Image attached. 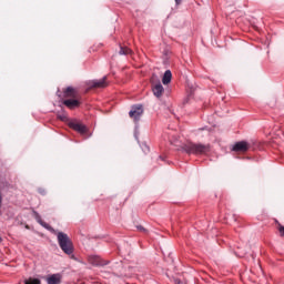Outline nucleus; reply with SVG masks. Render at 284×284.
<instances>
[{"label":"nucleus","instance_id":"obj_1","mask_svg":"<svg viewBox=\"0 0 284 284\" xmlns=\"http://www.w3.org/2000/svg\"><path fill=\"white\" fill-rule=\"evenodd\" d=\"M34 214V219L37 221V223H39L42 227H44L45 230H48L49 232H51V234H55L58 237V243L60 248L62 250V252H64V254H72V252H74V248L72 246V240H70V236H68V234L63 233V232H57V230H54L52 226H50V224L43 222V220H41V215L38 212H33Z\"/></svg>","mask_w":284,"mask_h":284},{"label":"nucleus","instance_id":"obj_2","mask_svg":"<svg viewBox=\"0 0 284 284\" xmlns=\"http://www.w3.org/2000/svg\"><path fill=\"white\" fill-rule=\"evenodd\" d=\"M182 150L186 154H194L195 156H199L201 154H207V152H210V145L194 143V142H186L185 144H183Z\"/></svg>","mask_w":284,"mask_h":284},{"label":"nucleus","instance_id":"obj_3","mask_svg":"<svg viewBox=\"0 0 284 284\" xmlns=\"http://www.w3.org/2000/svg\"><path fill=\"white\" fill-rule=\"evenodd\" d=\"M129 115L131 119H134L135 123H139L141 116L143 115V105H133L131 111L129 112Z\"/></svg>","mask_w":284,"mask_h":284},{"label":"nucleus","instance_id":"obj_4","mask_svg":"<svg viewBox=\"0 0 284 284\" xmlns=\"http://www.w3.org/2000/svg\"><path fill=\"white\" fill-rule=\"evenodd\" d=\"M69 128L75 130V132H79L80 134H85V132H88V128L77 121L70 122Z\"/></svg>","mask_w":284,"mask_h":284},{"label":"nucleus","instance_id":"obj_5","mask_svg":"<svg viewBox=\"0 0 284 284\" xmlns=\"http://www.w3.org/2000/svg\"><path fill=\"white\" fill-rule=\"evenodd\" d=\"M232 150L233 152H247L250 150V143L240 141L233 145Z\"/></svg>","mask_w":284,"mask_h":284},{"label":"nucleus","instance_id":"obj_6","mask_svg":"<svg viewBox=\"0 0 284 284\" xmlns=\"http://www.w3.org/2000/svg\"><path fill=\"white\" fill-rule=\"evenodd\" d=\"M45 281L47 284H61V281H63V275L60 273L51 274L47 276Z\"/></svg>","mask_w":284,"mask_h":284},{"label":"nucleus","instance_id":"obj_7","mask_svg":"<svg viewBox=\"0 0 284 284\" xmlns=\"http://www.w3.org/2000/svg\"><path fill=\"white\" fill-rule=\"evenodd\" d=\"M152 92L154 97L161 99V97H163V92H165V89L163 88V84H161V82H158L152 85Z\"/></svg>","mask_w":284,"mask_h":284},{"label":"nucleus","instance_id":"obj_8","mask_svg":"<svg viewBox=\"0 0 284 284\" xmlns=\"http://www.w3.org/2000/svg\"><path fill=\"white\" fill-rule=\"evenodd\" d=\"M108 78L104 77L100 80H93L90 84L91 88H108V82L105 81Z\"/></svg>","mask_w":284,"mask_h":284},{"label":"nucleus","instance_id":"obj_9","mask_svg":"<svg viewBox=\"0 0 284 284\" xmlns=\"http://www.w3.org/2000/svg\"><path fill=\"white\" fill-rule=\"evenodd\" d=\"M63 103L70 110H74V108H79V105H80L79 100H72V99L64 100Z\"/></svg>","mask_w":284,"mask_h":284},{"label":"nucleus","instance_id":"obj_10","mask_svg":"<svg viewBox=\"0 0 284 284\" xmlns=\"http://www.w3.org/2000/svg\"><path fill=\"white\" fill-rule=\"evenodd\" d=\"M171 81H172V71L166 70L162 78V83L163 85H168Z\"/></svg>","mask_w":284,"mask_h":284},{"label":"nucleus","instance_id":"obj_11","mask_svg":"<svg viewBox=\"0 0 284 284\" xmlns=\"http://www.w3.org/2000/svg\"><path fill=\"white\" fill-rule=\"evenodd\" d=\"M64 97H71V98H74L77 97V91H74V88L72 87H68L64 91Z\"/></svg>","mask_w":284,"mask_h":284},{"label":"nucleus","instance_id":"obj_12","mask_svg":"<svg viewBox=\"0 0 284 284\" xmlns=\"http://www.w3.org/2000/svg\"><path fill=\"white\" fill-rule=\"evenodd\" d=\"M24 284H41V280L30 277V278L24 281Z\"/></svg>","mask_w":284,"mask_h":284},{"label":"nucleus","instance_id":"obj_13","mask_svg":"<svg viewBox=\"0 0 284 284\" xmlns=\"http://www.w3.org/2000/svg\"><path fill=\"white\" fill-rule=\"evenodd\" d=\"M119 53H120V54H132V50H130L129 48H123V47H121Z\"/></svg>","mask_w":284,"mask_h":284},{"label":"nucleus","instance_id":"obj_14","mask_svg":"<svg viewBox=\"0 0 284 284\" xmlns=\"http://www.w3.org/2000/svg\"><path fill=\"white\" fill-rule=\"evenodd\" d=\"M280 234L281 236H284V226H280Z\"/></svg>","mask_w":284,"mask_h":284},{"label":"nucleus","instance_id":"obj_15","mask_svg":"<svg viewBox=\"0 0 284 284\" xmlns=\"http://www.w3.org/2000/svg\"><path fill=\"white\" fill-rule=\"evenodd\" d=\"M144 152H150V146L144 144Z\"/></svg>","mask_w":284,"mask_h":284},{"label":"nucleus","instance_id":"obj_16","mask_svg":"<svg viewBox=\"0 0 284 284\" xmlns=\"http://www.w3.org/2000/svg\"><path fill=\"white\" fill-rule=\"evenodd\" d=\"M138 230H140V232H145V229L143 226H138Z\"/></svg>","mask_w":284,"mask_h":284},{"label":"nucleus","instance_id":"obj_17","mask_svg":"<svg viewBox=\"0 0 284 284\" xmlns=\"http://www.w3.org/2000/svg\"><path fill=\"white\" fill-rule=\"evenodd\" d=\"M59 119H61V121H65V115H59Z\"/></svg>","mask_w":284,"mask_h":284},{"label":"nucleus","instance_id":"obj_18","mask_svg":"<svg viewBox=\"0 0 284 284\" xmlns=\"http://www.w3.org/2000/svg\"><path fill=\"white\" fill-rule=\"evenodd\" d=\"M182 0H175L176 6L181 3Z\"/></svg>","mask_w":284,"mask_h":284},{"label":"nucleus","instance_id":"obj_19","mask_svg":"<svg viewBox=\"0 0 284 284\" xmlns=\"http://www.w3.org/2000/svg\"><path fill=\"white\" fill-rule=\"evenodd\" d=\"M40 194H45V192L40 190Z\"/></svg>","mask_w":284,"mask_h":284},{"label":"nucleus","instance_id":"obj_20","mask_svg":"<svg viewBox=\"0 0 284 284\" xmlns=\"http://www.w3.org/2000/svg\"><path fill=\"white\" fill-rule=\"evenodd\" d=\"M1 241H3V239H1V236H0V243H1Z\"/></svg>","mask_w":284,"mask_h":284},{"label":"nucleus","instance_id":"obj_21","mask_svg":"<svg viewBox=\"0 0 284 284\" xmlns=\"http://www.w3.org/2000/svg\"><path fill=\"white\" fill-rule=\"evenodd\" d=\"M135 139H136V132H135Z\"/></svg>","mask_w":284,"mask_h":284}]
</instances>
